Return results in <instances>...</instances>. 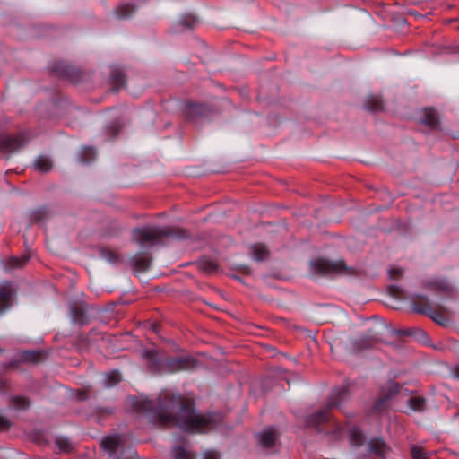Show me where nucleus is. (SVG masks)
<instances>
[{
	"mask_svg": "<svg viewBox=\"0 0 459 459\" xmlns=\"http://www.w3.org/2000/svg\"><path fill=\"white\" fill-rule=\"evenodd\" d=\"M172 404L156 408L152 401L139 402L137 409L149 411H155L156 414L166 421L173 419L175 423L182 429L191 432H199L201 429V418L194 413L193 403L183 400L180 396L173 397Z\"/></svg>",
	"mask_w": 459,
	"mask_h": 459,
	"instance_id": "f257e3e1",
	"label": "nucleus"
},
{
	"mask_svg": "<svg viewBox=\"0 0 459 459\" xmlns=\"http://www.w3.org/2000/svg\"><path fill=\"white\" fill-rule=\"evenodd\" d=\"M349 398L348 389L346 387H335L332 390L326 404V410L318 411L311 414L307 422L309 426H318L328 420L327 410L339 408Z\"/></svg>",
	"mask_w": 459,
	"mask_h": 459,
	"instance_id": "f03ea898",
	"label": "nucleus"
},
{
	"mask_svg": "<svg viewBox=\"0 0 459 459\" xmlns=\"http://www.w3.org/2000/svg\"><path fill=\"white\" fill-rule=\"evenodd\" d=\"M171 235L172 231L169 228L145 227L134 230L133 240L142 247H149Z\"/></svg>",
	"mask_w": 459,
	"mask_h": 459,
	"instance_id": "7ed1b4c3",
	"label": "nucleus"
},
{
	"mask_svg": "<svg viewBox=\"0 0 459 459\" xmlns=\"http://www.w3.org/2000/svg\"><path fill=\"white\" fill-rule=\"evenodd\" d=\"M313 273L322 275L342 273L346 271L343 261H330L325 258H317L310 263Z\"/></svg>",
	"mask_w": 459,
	"mask_h": 459,
	"instance_id": "20e7f679",
	"label": "nucleus"
},
{
	"mask_svg": "<svg viewBox=\"0 0 459 459\" xmlns=\"http://www.w3.org/2000/svg\"><path fill=\"white\" fill-rule=\"evenodd\" d=\"M14 290L10 282L0 284V315L12 307V299Z\"/></svg>",
	"mask_w": 459,
	"mask_h": 459,
	"instance_id": "39448f33",
	"label": "nucleus"
},
{
	"mask_svg": "<svg viewBox=\"0 0 459 459\" xmlns=\"http://www.w3.org/2000/svg\"><path fill=\"white\" fill-rule=\"evenodd\" d=\"M257 440L259 444L265 448L272 447L275 444L276 434L274 429L270 427L264 429L259 434H257Z\"/></svg>",
	"mask_w": 459,
	"mask_h": 459,
	"instance_id": "423d86ee",
	"label": "nucleus"
},
{
	"mask_svg": "<svg viewBox=\"0 0 459 459\" xmlns=\"http://www.w3.org/2000/svg\"><path fill=\"white\" fill-rule=\"evenodd\" d=\"M152 263V258L149 255L146 254H136L131 259L132 267L136 272H144L146 271Z\"/></svg>",
	"mask_w": 459,
	"mask_h": 459,
	"instance_id": "0eeeda50",
	"label": "nucleus"
},
{
	"mask_svg": "<svg viewBox=\"0 0 459 459\" xmlns=\"http://www.w3.org/2000/svg\"><path fill=\"white\" fill-rule=\"evenodd\" d=\"M387 446L383 439L373 438L367 444V450L368 453L377 456H384L385 455Z\"/></svg>",
	"mask_w": 459,
	"mask_h": 459,
	"instance_id": "6e6552de",
	"label": "nucleus"
},
{
	"mask_svg": "<svg viewBox=\"0 0 459 459\" xmlns=\"http://www.w3.org/2000/svg\"><path fill=\"white\" fill-rule=\"evenodd\" d=\"M122 443V437L119 435L108 436L101 440L102 448L109 454L117 451V447Z\"/></svg>",
	"mask_w": 459,
	"mask_h": 459,
	"instance_id": "1a4fd4ad",
	"label": "nucleus"
},
{
	"mask_svg": "<svg viewBox=\"0 0 459 459\" xmlns=\"http://www.w3.org/2000/svg\"><path fill=\"white\" fill-rule=\"evenodd\" d=\"M250 255H251L252 259H254L257 262H262V261H264L268 257L269 251L264 245L255 244L251 247Z\"/></svg>",
	"mask_w": 459,
	"mask_h": 459,
	"instance_id": "9d476101",
	"label": "nucleus"
},
{
	"mask_svg": "<svg viewBox=\"0 0 459 459\" xmlns=\"http://www.w3.org/2000/svg\"><path fill=\"white\" fill-rule=\"evenodd\" d=\"M349 439L352 446L359 447L364 444L365 437L358 427H352L349 430Z\"/></svg>",
	"mask_w": 459,
	"mask_h": 459,
	"instance_id": "9b49d317",
	"label": "nucleus"
},
{
	"mask_svg": "<svg viewBox=\"0 0 459 459\" xmlns=\"http://www.w3.org/2000/svg\"><path fill=\"white\" fill-rule=\"evenodd\" d=\"M420 121L422 124L429 127H435L438 122L437 114L432 108H425L422 111V117H420Z\"/></svg>",
	"mask_w": 459,
	"mask_h": 459,
	"instance_id": "f8f14e48",
	"label": "nucleus"
},
{
	"mask_svg": "<svg viewBox=\"0 0 459 459\" xmlns=\"http://www.w3.org/2000/svg\"><path fill=\"white\" fill-rule=\"evenodd\" d=\"M221 421V415L216 412H207L203 413V432L205 429H211L216 426L218 422Z\"/></svg>",
	"mask_w": 459,
	"mask_h": 459,
	"instance_id": "ddd939ff",
	"label": "nucleus"
},
{
	"mask_svg": "<svg viewBox=\"0 0 459 459\" xmlns=\"http://www.w3.org/2000/svg\"><path fill=\"white\" fill-rule=\"evenodd\" d=\"M30 255H22L21 257H11L4 264L5 270L22 268L29 261Z\"/></svg>",
	"mask_w": 459,
	"mask_h": 459,
	"instance_id": "4468645a",
	"label": "nucleus"
},
{
	"mask_svg": "<svg viewBox=\"0 0 459 459\" xmlns=\"http://www.w3.org/2000/svg\"><path fill=\"white\" fill-rule=\"evenodd\" d=\"M36 170L46 173L52 169V161L48 157L39 156L34 161Z\"/></svg>",
	"mask_w": 459,
	"mask_h": 459,
	"instance_id": "2eb2a0df",
	"label": "nucleus"
},
{
	"mask_svg": "<svg viewBox=\"0 0 459 459\" xmlns=\"http://www.w3.org/2000/svg\"><path fill=\"white\" fill-rule=\"evenodd\" d=\"M174 364L176 369H190L196 367L197 360L190 357H185L176 359Z\"/></svg>",
	"mask_w": 459,
	"mask_h": 459,
	"instance_id": "dca6fc26",
	"label": "nucleus"
},
{
	"mask_svg": "<svg viewBox=\"0 0 459 459\" xmlns=\"http://www.w3.org/2000/svg\"><path fill=\"white\" fill-rule=\"evenodd\" d=\"M174 459H196V455L189 449L183 446H177L172 451Z\"/></svg>",
	"mask_w": 459,
	"mask_h": 459,
	"instance_id": "f3484780",
	"label": "nucleus"
},
{
	"mask_svg": "<svg viewBox=\"0 0 459 459\" xmlns=\"http://www.w3.org/2000/svg\"><path fill=\"white\" fill-rule=\"evenodd\" d=\"M111 82L116 91L119 90L126 82L124 73L120 69H113L111 72Z\"/></svg>",
	"mask_w": 459,
	"mask_h": 459,
	"instance_id": "a211bd4d",
	"label": "nucleus"
},
{
	"mask_svg": "<svg viewBox=\"0 0 459 459\" xmlns=\"http://www.w3.org/2000/svg\"><path fill=\"white\" fill-rule=\"evenodd\" d=\"M408 405L414 411H422L425 410V399L420 396L411 397L408 400Z\"/></svg>",
	"mask_w": 459,
	"mask_h": 459,
	"instance_id": "6ab92c4d",
	"label": "nucleus"
},
{
	"mask_svg": "<svg viewBox=\"0 0 459 459\" xmlns=\"http://www.w3.org/2000/svg\"><path fill=\"white\" fill-rule=\"evenodd\" d=\"M198 23V21L191 16V15H186L185 17H183L179 22H178V26H179L180 28L178 29V30H184L186 29H193L194 27H195Z\"/></svg>",
	"mask_w": 459,
	"mask_h": 459,
	"instance_id": "aec40b11",
	"label": "nucleus"
},
{
	"mask_svg": "<svg viewBox=\"0 0 459 459\" xmlns=\"http://www.w3.org/2000/svg\"><path fill=\"white\" fill-rule=\"evenodd\" d=\"M117 14L120 18H128L134 12V6L131 4H125L119 5L117 10Z\"/></svg>",
	"mask_w": 459,
	"mask_h": 459,
	"instance_id": "412c9836",
	"label": "nucleus"
},
{
	"mask_svg": "<svg viewBox=\"0 0 459 459\" xmlns=\"http://www.w3.org/2000/svg\"><path fill=\"white\" fill-rule=\"evenodd\" d=\"M100 255L103 259L109 263H116L118 261V255L112 249L103 247L100 249Z\"/></svg>",
	"mask_w": 459,
	"mask_h": 459,
	"instance_id": "4be33fe9",
	"label": "nucleus"
},
{
	"mask_svg": "<svg viewBox=\"0 0 459 459\" xmlns=\"http://www.w3.org/2000/svg\"><path fill=\"white\" fill-rule=\"evenodd\" d=\"M121 380L120 374L117 371H112L105 376L104 385L106 386H112Z\"/></svg>",
	"mask_w": 459,
	"mask_h": 459,
	"instance_id": "5701e85b",
	"label": "nucleus"
},
{
	"mask_svg": "<svg viewBox=\"0 0 459 459\" xmlns=\"http://www.w3.org/2000/svg\"><path fill=\"white\" fill-rule=\"evenodd\" d=\"M95 157V151L93 148L85 147L81 152V161L83 163L90 162Z\"/></svg>",
	"mask_w": 459,
	"mask_h": 459,
	"instance_id": "b1692460",
	"label": "nucleus"
},
{
	"mask_svg": "<svg viewBox=\"0 0 459 459\" xmlns=\"http://www.w3.org/2000/svg\"><path fill=\"white\" fill-rule=\"evenodd\" d=\"M42 353L39 351H24L22 353V359L30 362H38L41 359Z\"/></svg>",
	"mask_w": 459,
	"mask_h": 459,
	"instance_id": "393cba45",
	"label": "nucleus"
},
{
	"mask_svg": "<svg viewBox=\"0 0 459 459\" xmlns=\"http://www.w3.org/2000/svg\"><path fill=\"white\" fill-rule=\"evenodd\" d=\"M218 269L217 264L212 260L204 259L203 257V273L206 272L209 273L216 272Z\"/></svg>",
	"mask_w": 459,
	"mask_h": 459,
	"instance_id": "a878e982",
	"label": "nucleus"
},
{
	"mask_svg": "<svg viewBox=\"0 0 459 459\" xmlns=\"http://www.w3.org/2000/svg\"><path fill=\"white\" fill-rule=\"evenodd\" d=\"M411 455L412 459H427V454L423 451L422 447L418 446H411Z\"/></svg>",
	"mask_w": 459,
	"mask_h": 459,
	"instance_id": "bb28decb",
	"label": "nucleus"
},
{
	"mask_svg": "<svg viewBox=\"0 0 459 459\" xmlns=\"http://www.w3.org/2000/svg\"><path fill=\"white\" fill-rule=\"evenodd\" d=\"M13 404L17 409H26L30 406V402L24 397H14L13 398Z\"/></svg>",
	"mask_w": 459,
	"mask_h": 459,
	"instance_id": "cd10ccee",
	"label": "nucleus"
},
{
	"mask_svg": "<svg viewBox=\"0 0 459 459\" xmlns=\"http://www.w3.org/2000/svg\"><path fill=\"white\" fill-rule=\"evenodd\" d=\"M56 444L61 450L64 451H67L71 448V443L65 438H57Z\"/></svg>",
	"mask_w": 459,
	"mask_h": 459,
	"instance_id": "c85d7f7f",
	"label": "nucleus"
},
{
	"mask_svg": "<svg viewBox=\"0 0 459 459\" xmlns=\"http://www.w3.org/2000/svg\"><path fill=\"white\" fill-rule=\"evenodd\" d=\"M220 454L215 450H207L203 453V459H220Z\"/></svg>",
	"mask_w": 459,
	"mask_h": 459,
	"instance_id": "c756f323",
	"label": "nucleus"
},
{
	"mask_svg": "<svg viewBox=\"0 0 459 459\" xmlns=\"http://www.w3.org/2000/svg\"><path fill=\"white\" fill-rule=\"evenodd\" d=\"M21 145V142L17 138H8L6 141V146L12 150H15L19 148Z\"/></svg>",
	"mask_w": 459,
	"mask_h": 459,
	"instance_id": "7c9ffc66",
	"label": "nucleus"
},
{
	"mask_svg": "<svg viewBox=\"0 0 459 459\" xmlns=\"http://www.w3.org/2000/svg\"><path fill=\"white\" fill-rule=\"evenodd\" d=\"M388 274L391 279L395 280L403 275V270L401 268H390Z\"/></svg>",
	"mask_w": 459,
	"mask_h": 459,
	"instance_id": "2f4dec72",
	"label": "nucleus"
},
{
	"mask_svg": "<svg viewBox=\"0 0 459 459\" xmlns=\"http://www.w3.org/2000/svg\"><path fill=\"white\" fill-rule=\"evenodd\" d=\"M46 215H47L46 210L40 209V210H38V211L33 212L32 219L35 221H39L42 219H44L46 217Z\"/></svg>",
	"mask_w": 459,
	"mask_h": 459,
	"instance_id": "473e14b6",
	"label": "nucleus"
},
{
	"mask_svg": "<svg viewBox=\"0 0 459 459\" xmlns=\"http://www.w3.org/2000/svg\"><path fill=\"white\" fill-rule=\"evenodd\" d=\"M10 427V420L0 414V430H7Z\"/></svg>",
	"mask_w": 459,
	"mask_h": 459,
	"instance_id": "72a5a7b5",
	"label": "nucleus"
},
{
	"mask_svg": "<svg viewBox=\"0 0 459 459\" xmlns=\"http://www.w3.org/2000/svg\"><path fill=\"white\" fill-rule=\"evenodd\" d=\"M367 108L371 111H377L382 108V105L378 100H376L372 106H367Z\"/></svg>",
	"mask_w": 459,
	"mask_h": 459,
	"instance_id": "f704fd0d",
	"label": "nucleus"
},
{
	"mask_svg": "<svg viewBox=\"0 0 459 459\" xmlns=\"http://www.w3.org/2000/svg\"><path fill=\"white\" fill-rule=\"evenodd\" d=\"M192 108H195V109H198V107L196 105H194V104H189L187 107H186V113L187 115V117H190L191 116V109Z\"/></svg>",
	"mask_w": 459,
	"mask_h": 459,
	"instance_id": "c9c22d12",
	"label": "nucleus"
},
{
	"mask_svg": "<svg viewBox=\"0 0 459 459\" xmlns=\"http://www.w3.org/2000/svg\"><path fill=\"white\" fill-rule=\"evenodd\" d=\"M239 269H240V271H241L242 273H246V274H249V273H250V269H249V267H248V266H247V265H241V266L239 267Z\"/></svg>",
	"mask_w": 459,
	"mask_h": 459,
	"instance_id": "e433bc0d",
	"label": "nucleus"
},
{
	"mask_svg": "<svg viewBox=\"0 0 459 459\" xmlns=\"http://www.w3.org/2000/svg\"><path fill=\"white\" fill-rule=\"evenodd\" d=\"M453 375L455 377L459 378V364L456 365L453 369Z\"/></svg>",
	"mask_w": 459,
	"mask_h": 459,
	"instance_id": "4c0bfd02",
	"label": "nucleus"
},
{
	"mask_svg": "<svg viewBox=\"0 0 459 459\" xmlns=\"http://www.w3.org/2000/svg\"><path fill=\"white\" fill-rule=\"evenodd\" d=\"M412 308H413V310H414L415 312H417V313H420V314H422V313H426V310H425V309L420 308V307H418V306H413V307H412Z\"/></svg>",
	"mask_w": 459,
	"mask_h": 459,
	"instance_id": "58836bf2",
	"label": "nucleus"
},
{
	"mask_svg": "<svg viewBox=\"0 0 459 459\" xmlns=\"http://www.w3.org/2000/svg\"><path fill=\"white\" fill-rule=\"evenodd\" d=\"M4 386V381L0 378V390H3Z\"/></svg>",
	"mask_w": 459,
	"mask_h": 459,
	"instance_id": "ea45409f",
	"label": "nucleus"
},
{
	"mask_svg": "<svg viewBox=\"0 0 459 459\" xmlns=\"http://www.w3.org/2000/svg\"><path fill=\"white\" fill-rule=\"evenodd\" d=\"M153 332H158V327L156 325H153Z\"/></svg>",
	"mask_w": 459,
	"mask_h": 459,
	"instance_id": "a19ab883",
	"label": "nucleus"
},
{
	"mask_svg": "<svg viewBox=\"0 0 459 459\" xmlns=\"http://www.w3.org/2000/svg\"><path fill=\"white\" fill-rule=\"evenodd\" d=\"M420 334H422L423 336H426L425 332H423V331H420Z\"/></svg>",
	"mask_w": 459,
	"mask_h": 459,
	"instance_id": "79ce46f5",
	"label": "nucleus"
},
{
	"mask_svg": "<svg viewBox=\"0 0 459 459\" xmlns=\"http://www.w3.org/2000/svg\"><path fill=\"white\" fill-rule=\"evenodd\" d=\"M2 351H3V350H2V349H0V352H2Z\"/></svg>",
	"mask_w": 459,
	"mask_h": 459,
	"instance_id": "37998d69",
	"label": "nucleus"
}]
</instances>
